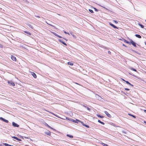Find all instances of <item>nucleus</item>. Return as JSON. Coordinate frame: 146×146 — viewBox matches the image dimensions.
I'll list each match as a JSON object with an SVG mask.
<instances>
[{"label": "nucleus", "mask_w": 146, "mask_h": 146, "mask_svg": "<svg viewBox=\"0 0 146 146\" xmlns=\"http://www.w3.org/2000/svg\"><path fill=\"white\" fill-rule=\"evenodd\" d=\"M131 70H133V71H136V70L135 69H134V68H131Z\"/></svg>", "instance_id": "obj_26"}, {"label": "nucleus", "mask_w": 146, "mask_h": 146, "mask_svg": "<svg viewBox=\"0 0 146 146\" xmlns=\"http://www.w3.org/2000/svg\"><path fill=\"white\" fill-rule=\"evenodd\" d=\"M12 138L14 139H15L16 140H20L17 137H15V136H13V137H12Z\"/></svg>", "instance_id": "obj_18"}, {"label": "nucleus", "mask_w": 146, "mask_h": 146, "mask_svg": "<svg viewBox=\"0 0 146 146\" xmlns=\"http://www.w3.org/2000/svg\"><path fill=\"white\" fill-rule=\"evenodd\" d=\"M128 115H129L130 116H132L134 118H135L136 117L135 116L133 115H131L130 114L128 113Z\"/></svg>", "instance_id": "obj_24"}, {"label": "nucleus", "mask_w": 146, "mask_h": 146, "mask_svg": "<svg viewBox=\"0 0 146 146\" xmlns=\"http://www.w3.org/2000/svg\"><path fill=\"white\" fill-rule=\"evenodd\" d=\"M95 10H96V11H97V9H96V8H95Z\"/></svg>", "instance_id": "obj_43"}, {"label": "nucleus", "mask_w": 146, "mask_h": 146, "mask_svg": "<svg viewBox=\"0 0 146 146\" xmlns=\"http://www.w3.org/2000/svg\"><path fill=\"white\" fill-rule=\"evenodd\" d=\"M125 90H129V89H128V88H125Z\"/></svg>", "instance_id": "obj_32"}, {"label": "nucleus", "mask_w": 146, "mask_h": 146, "mask_svg": "<svg viewBox=\"0 0 146 146\" xmlns=\"http://www.w3.org/2000/svg\"><path fill=\"white\" fill-rule=\"evenodd\" d=\"M98 116L99 117H101V118H103V116H101L100 115H98Z\"/></svg>", "instance_id": "obj_30"}, {"label": "nucleus", "mask_w": 146, "mask_h": 146, "mask_svg": "<svg viewBox=\"0 0 146 146\" xmlns=\"http://www.w3.org/2000/svg\"><path fill=\"white\" fill-rule=\"evenodd\" d=\"M45 125L47 127H48L50 128V129H52V127H50V126H49L46 123V124H45Z\"/></svg>", "instance_id": "obj_21"}, {"label": "nucleus", "mask_w": 146, "mask_h": 146, "mask_svg": "<svg viewBox=\"0 0 146 146\" xmlns=\"http://www.w3.org/2000/svg\"><path fill=\"white\" fill-rule=\"evenodd\" d=\"M47 24L49 25H50V26H52V27H54V28H55V27L54 26V25H51V24H48L47 23Z\"/></svg>", "instance_id": "obj_28"}, {"label": "nucleus", "mask_w": 146, "mask_h": 146, "mask_svg": "<svg viewBox=\"0 0 146 146\" xmlns=\"http://www.w3.org/2000/svg\"><path fill=\"white\" fill-rule=\"evenodd\" d=\"M144 122L146 124V121H145Z\"/></svg>", "instance_id": "obj_44"}, {"label": "nucleus", "mask_w": 146, "mask_h": 146, "mask_svg": "<svg viewBox=\"0 0 146 146\" xmlns=\"http://www.w3.org/2000/svg\"><path fill=\"white\" fill-rule=\"evenodd\" d=\"M66 119H67L68 120H69L70 121H72L73 122L76 123H78V122L80 121L79 120L76 119V120H74L73 119H70L68 118L67 117H66Z\"/></svg>", "instance_id": "obj_1"}, {"label": "nucleus", "mask_w": 146, "mask_h": 146, "mask_svg": "<svg viewBox=\"0 0 146 146\" xmlns=\"http://www.w3.org/2000/svg\"><path fill=\"white\" fill-rule=\"evenodd\" d=\"M98 121L99 123H101V124H103V125H104V123L103 122L101 121L100 120H98Z\"/></svg>", "instance_id": "obj_20"}, {"label": "nucleus", "mask_w": 146, "mask_h": 146, "mask_svg": "<svg viewBox=\"0 0 146 146\" xmlns=\"http://www.w3.org/2000/svg\"><path fill=\"white\" fill-rule=\"evenodd\" d=\"M124 42H125L127 43H128L129 44H130V42H129L128 41H127L126 40H125Z\"/></svg>", "instance_id": "obj_23"}, {"label": "nucleus", "mask_w": 146, "mask_h": 146, "mask_svg": "<svg viewBox=\"0 0 146 146\" xmlns=\"http://www.w3.org/2000/svg\"><path fill=\"white\" fill-rule=\"evenodd\" d=\"M72 36L75 38H76V36L74 35H72Z\"/></svg>", "instance_id": "obj_33"}, {"label": "nucleus", "mask_w": 146, "mask_h": 146, "mask_svg": "<svg viewBox=\"0 0 146 146\" xmlns=\"http://www.w3.org/2000/svg\"><path fill=\"white\" fill-rule=\"evenodd\" d=\"M80 122L81 124H82L83 126H85L86 127H88V128H89V126H88V125H86L85 124H84L81 121H80Z\"/></svg>", "instance_id": "obj_9"}, {"label": "nucleus", "mask_w": 146, "mask_h": 146, "mask_svg": "<svg viewBox=\"0 0 146 146\" xmlns=\"http://www.w3.org/2000/svg\"><path fill=\"white\" fill-rule=\"evenodd\" d=\"M109 117H111V115L107 111H105L104 112Z\"/></svg>", "instance_id": "obj_8"}, {"label": "nucleus", "mask_w": 146, "mask_h": 146, "mask_svg": "<svg viewBox=\"0 0 146 146\" xmlns=\"http://www.w3.org/2000/svg\"><path fill=\"white\" fill-rule=\"evenodd\" d=\"M0 48H2L3 47V45L1 44H0Z\"/></svg>", "instance_id": "obj_31"}, {"label": "nucleus", "mask_w": 146, "mask_h": 146, "mask_svg": "<svg viewBox=\"0 0 146 146\" xmlns=\"http://www.w3.org/2000/svg\"><path fill=\"white\" fill-rule=\"evenodd\" d=\"M89 11L91 13H93V11L92 10H91V9H89Z\"/></svg>", "instance_id": "obj_27"}, {"label": "nucleus", "mask_w": 146, "mask_h": 146, "mask_svg": "<svg viewBox=\"0 0 146 146\" xmlns=\"http://www.w3.org/2000/svg\"><path fill=\"white\" fill-rule=\"evenodd\" d=\"M67 136L68 137H70V138H72L73 137V136H72V135H69V134H67Z\"/></svg>", "instance_id": "obj_19"}, {"label": "nucleus", "mask_w": 146, "mask_h": 146, "mask_svg": "<svg viewBox=\"0 0 146 146\" xmlns=\"http://www.w3.org/2000/svg\"><path fill=\"white\" fill-rule=\"evenodd\" d=\"M11 58L12 60L14 61H16L17 60L16 58V57L13 56V55H11Z\"/></svg>", "instance_id": "obj_6"}, {"label": "nucleus", "mask_w": 146, "mask_h": 146, "mask_svg": "<svg viewBox=\"0 0 146 146\" xmlns=\"http://www.w3.org/2000/svg\"><path fill=\"white\" fill-rule=\"evenodd\" d=\"M24 32L26 33L28 35H31V33H30V32H27L26 31H24Z\"/></svg>", "instance_id": "obj_15"}, {"label": "nucleus", "mask_w": 146, "mask_h": 146, "mask_svg": "<svg viewBox=\"0 0 146 146\" xmlns=\"http://www.w3.org/2000/svg\"><path fill=\"white\" fill-rule=\"evenodd\" d=\"M4 145H5V146H13V145H9V144L6 143H5Z\"/></svg>", "instance_id": "obj_22"}, {"label": "nucleus", "mask_w": 146, "mask_h": 146, "mask_svg": "<svg viewBox=\"0 0 146 146\" xmlns=\"http://www.w3.org/2000/svg\"><path fill=\"white\" fill-rule=\"evenodd\" d=\"M36 17H38V18H40V17L39 16H35Z\"/></svg>", "instance_id": "obj_36"}, {"label": "nucleus", "mask_w": 146, "mask_h": 146, "mask_svg": "<svg viewBox=\"0 0 146 146\" xmlns=\"http://www.w3.org/2000/svg\"><path fill=\"white\" fill-rule=\"evenodd\" d=\"M64 33L65 34H67L68 35V36H70V34L72 35H73V34L72 33V32H70V33H67L65 31H64Z\"/></svg>", "instance_id": "obj_13"}, {"label": "nucleus", "mask_w": 146, "mask_h": 146, "mask_svg": "<svg viewBox=\"0 0 146 146\" xmlns=\"http://www.w3.org/2000/svg\"><path fill=\"white\" fill-rule=\"evenodd\" d=\"M50 134H51V133L50 132H49L47 134L48 135H50Z\"/></svg>", "instance_id": "obj_37"}, {"label": "nucleus", "mask_w": 146, "mask_h": 146, "mask_svg": "<svg viewBox=\"0 0 146 146\" xmlns=\"http://www.w3.org/2000/svg\"><path fill=\"white\" fill-rule=\"evenodd\" d=\"M123 81H125V80H124V79H123Z\"/></svg>", "instance_id": "obj_45"}, {"label": "nucleus", "mask_w": 146, "mask_h": 146, "mask_svg": "<svg viewBox=\"0 0 146 146\" xmlns=\"http://www.w3.org/2000/svg\"><path fill=\"white\" fill-rule=\"evenodd\" d=\"M64 40H67L66 39H65V38L64 39Z\"/></svg>", "instance_id": "obj_46"}, {"label": "nucleus", "mask_w": 146, "mask_h": 146, "mask_svg": "<svg viewBox=\"0 0 146 146\" xmlns=\"http://www.w3.org/2000/svg\"><path fill=\"white\" fill-rule=\"evenodd\" d=\"M145 21H146V20H145Z\"/></svg>", "instance_id": "obj_47"}, {"label": "nucleus", "mask_w": 146, "mask_h": 146, "mask_svg": "<svg viewBox=\"0 0 146 146\" xmlns=\"http://www.w3.org/2000/svg\"><path fill=\"white\" fill-rule=\"evenodd\" d=\"M144 111H145V112L146 113V110H144Z\"/></svg>", "instance_id": "obj_42"}, {"label": "nucleus", "mask_w": 146, "mask_h": 146, "mask_svg": "<svg viewBox=\"0 0 146 146\" xmlns=\"http://www.w3.org/2000/svg\"><path fill=\"white\" fill-rule=\"evenodd\" d=\"M101 144L104 146H108V145L107 144H105L104 143H102Z\"/></svg>", "instance_id": "obj_25"}, {"label": "nucleus", "mask_w": 146, "mask_h": 146, "mask_svg": "<svg viewBox=\"0 0 146 146\" xmlns=\"http://www.w3.org/2000/svg\"><path fill=\"white\" fill-rule=\"evenodd\" d=\"M64 45H67L66 44L65 42H64Z\"/></svg>", "instance_id": "obj_41"}, {"label": "nucleus", "mask_w": 146, "mask_h": 146, "mask_svg": "<svg viewBox=\"0 0 146 146\" xmlns=\"http://www.w3.org/2000/svg\"><path fill=\"white\" fill-rule=\"evenodd\" d=\"M86 108H87V110H88V111H89L90 110V109L88 107H87Z\"/></svg>", "instance_id": "obj_34"}, {"label": "nucleus", "mask_w": 146, "mask_h": 146, "mask_svg": "<svg viewBox=\"0 0 146 146\" xmlns=\"http://www.w3.org/2000/svg\"><path fill=\"white\" fill-rule=\"evenodd\" d=\"M125 82H126V84H129V85H130L132 87H133V86L132 84H131L128 81H125Z\"/></svg>", "instance_id": "obj_14"}, {"label": "nucleus", "mask_w": 146, "mask_h": 146, "mask_svg": "<svg viewBox=\"0 0 146 146\" xmlns=\"http://www.w3.org/2000/svg\"><path fill=\"white\" fill-rule=\"evenodd\" d=\"M135 36L137 37V38H141V36L140 35H138V34H136L135 35Z\"/></svg>", "instance_id": "obj_16"}, {"label": "nucleus", "mask_w": 146, "mask_h": 146, "mask_svg": "<svg viewBox=\"0 0 146 146\" xmlns=\"http://www.w3.org/2000/svg\"><path fill=\"white\" fill-rule=\"evenodd\" d=\"M113 21L114 23H116V24H117V23H118V22H117V21H115V20H113Z\"/></svg>", "instance_id": "obj_29"}, {"label": "nucleus", "mask_w": 146, "mask_h": 146, "mask_svg": "<svg viewBox=\"0 0 146 146\" xmlns=\"http://www.w3.org/2000/svg\"><path fill=\"white\" fill-rule=\"evenodd\" d=\"M82 106L83 107H85V108H86V106L85 105H83H83H82Z\"/></svg>", "instance_id": "obj_35"}, {"label": "nucleus", "mask_w": 146, "mask_h": 146, "mask_svg": "<svg viewBox=\"0 0 146 146\" xmlns=\"http://www.w3.org/2000/svg\"><path fill=\"white\" fill-rule=\"evenodd\" d=\"M110 53H111V52H110V51H108V53L109 54H110Z\"/></svg>", "instance_id": "obj_40"}, {"label": "nucleus", "mask_w": 146, "mask_h": 146, "mask_svg": "<svg viewBox=\"0 0 146 146\" xmlns=\"http://www.w3.org/2000/svg\"><path fill=\"white\" fill-rule=\"evenodd\" d=\"M67 64L68 65H70L71 66H73L74 64L73 62H68Z\"/></svg>", "instance_id": "obj_12"}, {"label": "nucleus", "mask_w": 146, "mask_h": 146, "mask_svg": "<svg viewBox=\"0 0 146 146\" xmlns=\"http://www.w3.org/2000/svg\"><path fill=\"white\" fill-rule=\"evenodd\" d=\"M7 83L10 84V85H11L13 86H15V84L12 81L8 80Z\"/></svg>", "instance_id": "obj_2"}, {"label": "nucleus", "mask_w": 146, "mask_h": 146, "mask_svg": "<svg viewBox=\"0 0 146 146\" xmlns=\"http://www.w3.org/2000/svg\"><path fill=\"white\" fill-rule=\"evenodd\" d=\"M138 25L140 27H141L142 28H144V26L141 25V24H140V23H138Z\"/></svg>", "instance_id": "obj_17"}, {"label": "nucleus", "mask_w": 146, "mask_h": 146, "mask_svg": "<svg viewBox=\"0 0 146 146\" xmlns=\"http://www.w3.org/2000/svg\"><path fill=\"white\" fill-rule=\"evenodd\" d=\"M59 41L60 42H61V40H59ZM62 43L64 44V42L63 41H61Z\"/></svg>", "instance_id": "obj_38"}, {"label": "nucleus", "mask_w": 146, "mask_h": 146, "mask_svg": "<svg viewBox=\"0 0 146 146\" xmlns=\"http://www.w3.org/2000/svg\"><path fill=\"white\" fill-rule=\"evenodd\" d=\"M30 73L32 75L33 77L35 78H37V76L36 74L34 72H31Z\"/></svg>", "instance_id": "obj_4"}, {"label": "nucleus", "mask_w": 146, "mask_h": 146, "mask_svg": "<svg viewBox=\"0 0 146 146\" xmlns=\"http://www.w3.org/2000/svg\"><path fill=\"white\" fill-rule=\"evenodd\" d=\"M96 96H98L99 98H101L100 96L99 95H96Z\"/></svg>", "instance_id": "obj_39"}, {"label": "nucleus", "mask_w": 146, "mask_h": 146, "mask_svg": "<svg viewBox=\"0 0 146 146\" xmlns=\"http://www.w3.org/2000/svg\"><path fill=\"white\" fill-rule=\"evenodd\" d=\"M12 125L14 127H19V125L17 124L14 122L12 123Z\"/></svg>", "instance_id": "obj_7"}, {"label": "nucleus", "mask_w": 146, "mask_h": 146, "mask_svg": "<svg viewBox=\"0 0 146 146\" xmlns=\"http://www.w3.org/2000/svg\"><path fill=\"white\" fill-rule=\"evenodd\" d=\"M51 32L54 35L56 36H57V37H58L59 38H62V37H61V36L58 35L57 34H56V33H54V32Z\"/></svg>", "instance_id": "obj_10"}, {"label": "nucleus", "mask_w": 146, "mask_h": 146, "mask_svg": "<svg viewBox=\"0 0 146 146\" xmlns=\"http://www.w3.org/2000/svg\"><path fill=\"white\" fill-rule=\"evenodd\" d=\"M130 44H132L134 46H136V43L132 40H130Z\"/></svg>", "instance_id": "obj_3"}, {"label": "nucleus", "mask_w": 146, "mask_h": 146, "mask_svg": "<svg viewBox=\"0 0 146 146\" xmlns=\"http://www.w3.org/2000/svg\"><path fill=\"white\" fill-rule=\"evenodd\" d=\"M0 119L2 120V121L6 122V123H8L9 122V121L6 120L2 117H0Z\"/></svg>", "instance_id": "obj_5"}, {"label": "nucleus", "mask_w": 146, "mask_h": 146, "mask_svg": "<svg viewBox=\"0 0 146 146\" xmlns=\"http://www.w3.org/2000/svg\"><path fill=\"white\" fill-rule=\"evenodd\" d=\"M109 24L111 26L113 27L114 28H117V27L114 25L113 24L111 23H110Z\"/></svg>", "instance_id": "obj_11"}]
</instances>
